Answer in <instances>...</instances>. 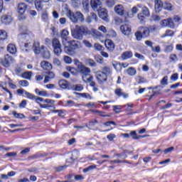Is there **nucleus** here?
I'll return each instance as SVG.
<instances>
[{"label": "nucleus", "mask_w": 182, "mask_h": 182, "mask_svg": "<svg viewBox=\"0 0 182 182\" xmlns=\"http://www.w3.org/2000/svg\"><path fill=\"white\" fill-rule=\"evenodd\" d=\"M65 12L66 16L68 18V19H70V21H71V22H73V23H77V22H85V17L82 13L79 11L74 13L68 7L65 8Z\"/></svg>", "instance_id": "1"}, {"label": "nucleus", "mask_w": 182, "mask_h": 182, "mask_svg": "<svg viewBox=\"0 0 182 182\" xmlns=\"http://www.w3.org/2000/svg\"><path fill=\"white\" fill-rule=\"evenodd\" d=\"M33 33H32L31 31H30L29 30H26L24 32L19 35V38H21L22 42L24 43V48H26V52H29V50L32 49V44L31 43V42H28V41L33 39Z\"/></svg>", "instance_id": "2"}, {"label": "nucleus", "mask_w": 182, "mask_h": 182, "mask_svg": "<svg viewBox=\"0 0 182 182\" xmlns=\"http://www.w3.org/2000/svg\"><path fill=\"white\" fill-rule=\"evenodd\" d=\"M74 62H75V66L78 68L79 73L82 75V76L86 77L90 75V72H91L90 68L86 67V65H83V63L79 61V60L77 59H75Z\"/></svg>", "instance_id": "3"}, {"label": "nucleus", "mask_w": 182, "mask_h": 182, "mask_svg": "<svg viewBox=\"0 0 182 182\" xmlns=\"http://www.w3.org/2000/svg\"><path fill=\"white\" fill-rule=\"evenodd\" d=\"M52 46L53 49L54 54L56 56H60L62 53V44L58 38H53L52 40Z\"/></svg>", "instance_id": "4"}, {"label": "nucleus", "mask_w": 182, "mask_h": 182, "mask_svg": "<svg viewBox=\"0 0 182 182\" xmlns=\"http://www.w3.org/2000/svg\"><path fill=\"white\" fill-rule=\"evenodd\" d=\"M14 62H15V59H14L12 56L6 55L4 56V59L1 60L0 63L4 68H9V66H11Z\"/></svg>", "instance_id": "5"}, {"label": "nucleus", "mask_w": 182, "mask_h": 182, "mask_svg": "<svg viewBox=\"0 0 182 182\" xmlns=\"http://www.w3.org/2000/svg\"><path fill=\"white\" fill-rule=\"evenodd\" d=\"M84 31H86V28H83V27H80L78 29H75L74 31H72V36L75 38V39H78V40H81L83 39V34L82 33V32H83Z\"/></svg>", "instance_id": "6"}, {"label": "nucleus", "mask_w": 182, "mask_h": 182, "mask_svg": "<svg viewBox=\"0 0 182 182\" xmlns=\"http://www.w3.org/2000/svg\"><path fill=\"white\" fill-rule=\"evenodd\" d=\"M96 78L99 83H103L107 80V75L104 72L99 71L96 73Z\"/></svg>", "instance_id": "7"}, {"label": "nucleus", "mask_w": 182, "mask_h": 182, "mask_svg": "<svg viewBox=\"0 0 182 182\" xmlns=\"http://www.w3.org/2000/svg\"><path fill=\"white\" fill-rule=\"evenodd\" d=\"M49 2H50V0H36L35 6L37 11H42V9L43 8V4H49Z\"/></svg>", "instance_id": "8"}, {"label": "nucleus", "mask_w": 182, "mask_h": 182, "mask_svg": "<svg viewBox=\"0 0 182 182\" xmlns=\"http://www.w3.org/2000/svg\"><path fill=\"white\" fill-rule=\"evenodd\" d=\"M98 15L100 18L102 19V21H105V22H109L107 10L106 9L98 10Z\"/></svg>", "instance_id": "9"}, {"label": "nucleus", "mask_w": 182, "mask_h": 182, "mask_svg": "<svg viewBox=\"0 0 182 182\" xmlns=\"http://www.w3.org/2000/svg\"><path fill=\"white\" fill-rule=\"evenodd\" d=\"M91 8L94 11H99L102 6V1L100 0H91Z\"/></svg>", "instance_id": "10"}, {"label": "nucleus", "mask_w": 182, "mask_h": 182, "mask_svg": "<svg viewBox=\"0 0 182 182\" xmlns=\"http://www.w3.org/2000/svg\"><path fill=\"white\" fill-rule=\"evenodd\" d=\"M32 49L36 55H39L41 52H42V46H41V43L38 41H34Z\"/></svg>", "instance_id": "11"}, {"label": "nucleus", "mask_w": 182, "mask_h": 182, "mask_svg": "<svg viewBox=\"0 0 182 182\" xmlns=\"http://www.w3.org/2000/svg\"><path fill=\"white\" fill-rule=\"evenodd\" d=\"M28 6L25 3H18L17 4V12L19 14V15H23L25 12L26 11V8Z\"/></svg>", "instance_id": "12"}, {"label": "nucleus", "mask_w": 182, "mask_h": 182, "mask_svg": "<svg viewBox=\"0 0 182 182\" xmlns=\"http://www.w3.org/2000/svg\"><path fill=\"white\" fill-rule=\"evenodd\" d=\"M163 1L161 0H154V9L156 14L161 12V9H163Z\"/></svg>", "instance_id": "13"}, {"label": "nucleus", "mask_w": 182, "mask_h": 182, "mask_svg": "<svg viewBox=\"0 0 182 182\" xmlns=\"http://www.w3.org/2000/svg\"><path fill=\"white\" fill-rule=\"evenodd\" d=\"M120 31L123 35L127 36L130 35V32H132V28L129 25H122L120 26Z\"/></svg>", "instance_id": "14"}, {"label": "nucleus", "mask_w": 182, "mask_h": 182, "mask_svg": "<svg viewBox=\"0 0 182 182\" xmlns=\"http://www.w3.org/2000/svg\"><path fill=\"white\" fill-rule=\"evenodd\" d=\"M77 157H79V152L77 151H73L71 156L67 159L66 163H73L75 160L77 159Z\"/></svg>", "instance_id": "15"}, {"label": "nucleus", "mask_w": 182, "mask_h": 182, "mask_svg": "<svg viewBox=\"0 0 182 182\" xmlns=\"http://www.w3.org/2000/svg\"><path fill=\"white\" fill-rule=\"evenodd\" d=\"M105 48H107V50L109 52H113V50H114V43H113V41H112V40H106L105 42Z\"/></svg>", "instance_id": "16"}, {"label": "nucleus", "mask_w": 182, "mask_h": 182, "mask_svg": "<svg viewBox=\"0 0 182 182\" xmlns=\"http://www.w3.org/2000/svg\"><path fill=\"white\" fill-rule=\"evenodd\" d=\"M137 7L141 9V14H142V15L146 16V18H149L150 16V10L149 9V8L141 4H138Z\"/></svg>", "instance_id": "17"}, {"label": "nucleus", "mask_w": 182, "mask_h": 182, "mask_svg": "<svg viewBox=\"0 0 182 182\" xmlns=\"http://www.w3.org/2000/svg\"><path fill=\"white\" fill-rule=\"evenodd\" d=\"M114 12L117 15L123 16V15H124V7L122 4H118L114 7Z\"/></svg>", "instance_id": "18"}, {"label": "nucleus", "mask_w": 182, "mask_h": 182, "mask_svg": "<svg viewBox=\"0 0 182 182\" xmlns=\"http://www.w3.org/2000/svg\"><path fill=\"white\" fill-rule=\"evenodd\" d=\"M55 73L52 72V71H49L47 73V75L45 76L44 78V83H49V82H50V80H52V79H55Z\"/></svg>", "instance_id": "19"}, {"label": "nucleus", "mask_w": 182, "mask_h": 182, "mask_svg": "<svg viewBox=\"0 0 182 182\" xmlns=\"http://www.w3.org/2000/svg\"><path fill=\"white\" fill-rule=\"evenodd\" d=\"M41 53L43 55L44 59H50V51L46 48L44 46H42V50Z\"/></svg>", "instance_id": "20"}, {"label": "nucleus", "mask_w": 182, "mask_h": 182, "mask_svg": "<svg viewBox=\"0 0 182 182\" xmlns=\"http://www.w3.org/2000/svg\"><path fill=\"white\" fill-rule=\"evenodd\" d=\"M41 67L43 70H52V64L48 61H42L41 63Z\"/></svg>", "instance_id": "21"}, {"label": "nucleus", "mask_w": 182, "mask_h": 182, "mask_svg": "<svg viewBox=\"0 0 182 182\" xmlns=\"http://www.w3.org/2000/svg\"><path fill=\"white\" fill-rule=\"evenodd\" d=\"M1 21L4 25H9L12 22V16L8 15H4L1 18Z\"/></svg>", "instance_id": "22"}, {"label": "nucleus", "mask_w": 182, "mask_h": 182, "mask_svg": "<svg viewBox=\"0 0 182 182\" xmlns=\"http://www.w3.org/2000/svg\"><path fill=\"white\" fill-rule=\"evenodd\" d=\"M139 30L143 36V38H147L150 35V30L147 27H139Z\"/></svg>", "instance_id": "23"}, {"label": "nucleus", "mask_w": 182, "mask_h": 182, "mask_svg": "<svg viewBox=\"0 0 182 182\" xmlns=\"http://www.w3.org/2000/svg\"><path fill=\"white\" fill-rule=\"evenodd\" d=\"M66 70L70 72L73 76H77L79 75V68L77 67L75 68V67L68 66L66 67Z\"/></svg>", "instance_id": "24"}, {"label": "nucleus", "mask_w": 182, "mask_h": 182, "mask_svg": "<svg viewBox=\"0 0 182 182\" xmlns=\"http://www.w3.org/2000/svg\"><path fill=\"white\" fill-rule=\"evenodd\" d=\"M121 58L124 60H127V59L133 58V53L132 51H125L122 54Z\"/></svg>", "instance_id": "25"}, {"label": "nucleus", "mask_w": 182, "mask_h": 182, "mask_svg": "<svg viewBox=\"0 0 182 182\" xmlns=\"http://www.w3.org/2000/svg\"><path fill=\"white\" fill-rule=\"evenodd\" d=\"M7 51L11 55H15L16 53V46L14 44H9L7 46Z\"/></svg>", "instance_id": "26"}, {"label": "nucleus", "mask_w": 182, "mask_h": 182, "mask_svg": "<svg viewBox=\"0 0 182 182\" xmlns=\"http://www.w3.org/2000/svg\"><path fill=\"white\" fill-rule=\"evenodd\" d=\"M126 73L129 75V76H136L137 71L136 70V68H133V67H130L128 69H127L125 70Z\"/></svg>", "instance_id": "27"}, {"label": "nucleus", "mask_w": 182, "mask_h": 182, "mask_svg": "<svg viewBox=\"0 0 182 182\" xmlns=\"http://www.w3.org/2000/svg\"><path fill=\"white\" fill-rule=\"evenodd\" d=\"M64 51L65 53H67V55H70V56H72V55H75V50L71 48L70 46H65L64 47Z\"/></svg>", "instance_id": "28"}, {"label": "nucleus", "mask_w": 182, "mask_h": 182, "mask_svg": "<svg viewBox=\"0 0 182 182\" xmlns=\"http://www.w3.org/2000/svg\"><path fill=\"white\" fill-rule=\"evenodd\" d=\"M41 19L43 22L48 23L49 22V14L48 11H43L41 14Z\"/></svg>", "instance_id": "29"}, {"label": "nucleus", "mask_w": 182, "mask_h": 182, "mask_svg": "<svg viewBox=\"0 0 182 182\" xmlns=\"http://www.w3.org/2000/svg\"><path fill=\"white\" fill-rule=\"evenodd\" d=\"M85 65L90 68H96V62L93 59L88 58L85 60Z\"/></svg>", "instance_id": "30"}, {"label": "nucleus", "mask_w": 182, "mask_h": 182, "mask_svg": "<svg viewBox=\"0 0 182 182\" xmlns=\"http://www.w3.org/2000/svg\"><path fill=\"white\" fill-rule=\"evenodd\" d=\"M58 85L61 89H68V87H69V84L66 80H60L58 82Z\"/></svg>", "instance_id": "31"}, {"label": "nucleus", "mask_w": 182, "mask_h": 182, "mask_svg": "<svg viewBox=\"0 0 182 182\" xmlns=\"http://www.w3.org/2000/svg\"><path fill=\"white\" fill-rule=\"evenodd\" d=\"M69 46L73 48L74 50H76V49H79V42L75 40L71 41L69 42Z\"/></svg>", "instance_id": "32"}, {"label": "nucleus", "mask_w": 182, "mask_h": 182, "mask_svg": "<svg viewBox=\"0 0 182 182\" xmlns=\"http://www.w3.org/2000/svg\"><path fill=\"white\" fill-rule=\"evenodd\" d=\"M22 77L23 79H27V80H31L32 79V72L27 71L22 74Z\"/></svg>", "instance_id": "33"}, {"label": "nucleus", "mask_w": 182, "mask_h": 182, "mask_svg": "<svg viewBox=\"0 0 182 182\" xmlns=\"http://www.w3.org/2000/svg\"><path fill=\"white\" fill-rule=\"evenodd\" d=\"M96 124H99V122L96 119H91L89 122V124H85V127H95Z\"/></svg>", "instance_id": "34"}, {"label": "nucleus", "mask_w": 182, "mask_h": 182, "mask_svg": "<svg viewBox=\"0 0 182 182\" xmlns=\"http://www.w3.org/2000/svg\"><path fill=\"white\" fill-rule=\"evenodd\" d=\"M102 70L101 72H103L104 73L106 74L107 77V75H112V69L110 68V67H108V66H104L102 68Z\"/></svg>", "instance_id": "35"}, {"label": "nucleus", "mask_w": 182, "mask_h": 182, "mask_svg": "<svg viewBox=\"0 0 182 182\" xmlns=\"http://www.w3.org/2000/svg\"><path fill=\"white\" fill-rule=\"evenodd\" d=\"M164 8L166 11H173V9H174V6H173L171 4L168 2L164 3Z\"/></svg>", "instance_id": "36"}, {"label": "nucleus", "mask_w": 182, "mask_h": 182, "mask_svg": "<svg viewBox=\"0 0 182 182\" xmlns=\"http://www.w3.org/2000/svg\"><path fill=\"white\" fill-rule=\"evenodd\" d=\"M168 28H170L171 29H174L176 28V24H174V21L171 18H168Z\"/></svg>", "instance_id": "37"}, {"label": "nucleus", "mask_w": 182, "mask_h": 182, "mask_svg": "<svg viewBox=\"0 0 182 182\" xmlns=\"http://www.w3.org/2000/svg\"><path fill=\"white\" fill-rule=\"evenodd\" d=\"M8 38V35L6 34V31L0 30V41H5Z\"/></svg>", "instance_id": "38"}, {"label": "nucleus", "mask_w": 182, "mask_h": 182, "mask_svg": "<svg viewBox=\"0 0 182 182\" xmlns=\"http://www.w3.org/2000/svg\"><path fill=\"white\" fill-rule=\"evenodd\" d=\"M82 5L85 12H89V0H82Z\"/></svg>", "instance_id": "39"}, {"label": "nucleus", "mask_w": 182, "mask_h": 182, "mask_svg": "<svg viewBox=\"0 0 182 182\" xmlns=\"http://www.w3.org/2000/svg\"><path fill=\"white\" fill-rule=\"evenodd\" d=\"M173 49H174L173 45L166 46L164 51L165 53H170V52H173Z\"/></svg>", "instance_id": "40"}, {"label": "nucleus", "mask_w": 182, "mask_h": 182, "mask_svg": "<svg viewBox=\"0 0 182 182\" xmlns=\"http://www.w3.org/2000/svg\"><path fill=\"white\" fill-rule=\"evenodd\" d=\"M173 35H174V31L171 30H166L165 33L161 36V38H167V36H173Z\"/></svg>", "instance_id": "41"}, {"label": "nucleus", "mask_w": 182, "mask_h": 182, "mask_svg": "<svg viewBox=\"0 0 182 182\" xmlns=\"http://www.w3.org/2000/svg\"><path fill=\"white\" fill-rule=\"evenodd\" d=\"M12 114L16 119H25V115H23V114L16 113L15 111H13Z\"/></svg>", "instance_id": "42"}, {"label": "nucleus", "mask_w": 182, "mask_h": 182, "mask_svg": "<svg viewBox=\"0 0 182 182\" xmlns=\"http://www.w3.org/2000/svg\"><path fill=\"white\" fill-rule=\"evenodd\" d=\"M18 85H20V86H22V87H28V86H29V82L25 80H20L18 82Z\"/></svg>", "instance_id": "43"}, {"label": "nucleus", "mask_w": 182, "mask_h": 182, "mask_svg": "<svg viewBox=\"0 0 182 182\" xmlns=\"http://www.w3.org/2000/svg\"><path fill=\"white\" fill-rule=\"evenodd\" d=\"M105 5L108 8H113V6H114V0H107L105 2Z\"/></svg>", "instance_id": "44"}, {"label": "nucleus", "mask_w": 182, "mask_h": 182, "mask_svg": "<svg viewBox=\"0 0 182 182\" xmlns=\"http://www.w3.org/2000/svg\"><path fill=\"white\" fill-rule=\"evenodd\" d=\"M135 36L136 38V41H141V38H143V34L139 29L135 33Z\"/></svg>", "instance_id": "45"}, {"label": "nucleus", "mask_w": 182, "mask_h": 182, "mask_svg": "<svg viewBox=\"0 0 182 182\" xmlns=\"http://www.w3.org/2000/svg\"><path fill=\"white\" fill-rule=\"evenodd\" d=\"M137 18L141 23H144V21H146V16H144L141 13L138 14Z\"/></svg>", "instance_id": "46"}, {"label": "nucleus", "mask_w": 182, "mask_h": 182, "mask_svg": "<svg viewBox=\"0 0 182 182\" xmlns=\"http://www.w3.org/2000/svg\"><path fill=\"white\" fill-rule=\"evenodd\" d=\"M94 48L95 49V50H97V51H102L105 50V48L102 47V46L99 43H95L94 45Z\"/></svg>", "instance_id": "47"}, {"label": "nucleus", "mask_w": 182, "mask_h": 182, "mask_svg": "<svg viewBox=\"0 0 182 182\" xmlns=\"http://www.w3.org/2000/svg\"><path fill=\"white\" fill-rule=\"evenodd\" d=\"M63 60L67 65H70V63H72V58L68 55L63 56Z\"/></svg>", "instance_id": "48"}, {"label": "nucleus", "mask_w": 182, "mask_h": 182, "mask_svg": "<svg viewBox=\"0 0 182 182\" xmlns=\"http://www.w3.org/2000/svg\"><path fill=\"white\" fill-rule=\"evenodd\" d=\"M91 35L94 38H100L102 36V33H100V32L96 30L92 31V32L91 33Z\"/></svg>", "instance_id": "49"}, {"label": "nucleus", "mask_w": 182, "mask_h": 182, "mask_svg": "<svg viewBox=\"0 0 182 182\" xmlns=\"http://www.w3.org/2000/svg\"><path fill=\"white\" fill-rule=\"evenodd\" d=\"M68 36H69V31H68V30H63L61 31L60 33V38H68Z\"/></svg>", "instance_id": "50"}, {"label": "nucleus", "mask_w": 182, "mask_h": 182, "mask_svg": "<svg viewBox=\"0 0 182 182\" xmlns=\"http://www.w3.org/2000/svg\"><path fill=\"white\" fill-rule=\"evenodd\" d=\"M136 80L139 85L141 83H146V82H147V80L141 76L136 77Z\"/></svg>", "instance_id": "51"}, {"label": "nucleus", "mask_w": 182, "mask_h": 182, "mask_svg": "<svg viewBox=\"0 0 182 182\" xmlns=\"http://www.w3.org/2000/svg\"><path fill=\"white\" fill-rule=\"evenodd\" d=\"M82 43L85 45V46H86V48H93V45L87 40H83Z\"/></svg>", "instance_id": "52"}, {"label": "nucleus", "mask_w": 182, "mask_h": 182, "mask_svg": "<svg viewBox=\"0 0 182 182\" xmlns=\"http://www.w3.org/2000/svg\"><path fill=\"white\" fill-rule=\"evenodd\" d=\"M160 25L162 26L164 28L168 27V21L167 19H164L160 21Z\"/></svg>", "instance_id": "53"}, {"label": "nucleus", "mask_w": 182, "mask_h": 182, "mask_svg": "<svg viewBox=\"0 0 182 182\" xmlns=\"http://www.w3.org/2000/svg\"><path fill=\"white\" fill-rule=\"evenodd\" d=\"M171 80H172V82H177V80H178V73H173L171 76Z\"/></svg>", "instance_id": "54"}, {"label": "nucleus", "mask_w": 182, "mask_h": 182, "mask_svg": "<svg viewBox=\"0 0 182 182\" xmlns=\"http://www.w3.org/2000/svg\"><path fill=\"white\" fill-rule=\"evenodd\" d=\"M86 77H85V76H82V80H83V82H85V83H90V82H92V80H93V77L92 76H90V77H88V78H85Z\"/></svg>", "instance_id": "55"}, {"label": "nucleus", "mask_w": 182, "mask_h": 182, "mask_svg": "<svg viewBox=\"0 0 182 182\" xmlns=\"http://www.w3.org/2000/svg\"><path fill=\"white\" fill-rule=\"evenodd\" d=\"M160 19H161V18H160V16H159L157 15H152L151 16V21H154V22H159V21H160Z\"/></svg>", "instance_id": "56"}, {"label": "nucleus", "mask_w": 182, "mask_h": 182, "mask_svg": "<svg viewBox=\"0 0 182 182\" xmlns=\"http://www.w3.org/2000/svg\"><path fill=\"white\" fill-rule=\"evenodd\" d=\"M25 95L27 97V99H29L30 100H33L35 98V95H32L31 92H25Z\"/></svg>", "instance_id": "57"}, {"label": "nucleus", "mask_w": 182, "mask_h": 182, "mask_svg": "<svg viewBox=\"0 0 182 182\" xmlns=\"http://www.w3.org/2000/svg\"><path fill=\"white\" fill-rule=\"evenodd\" d=\"M28 102L26 100H23L19 104L20 109H25L26 107Z\"/></svg>", "instance_id": "58"}, {"label": "nucleus", "mask_w": 182, "mask_h": 182, "mask_svg": "<svg viewBox=\"0 0 182 182\" xmlns=\"http://www.w3.org/2000/svg\"><path fill=\"white\" fill-rule=\"evenodd\" d=\"M33 100H36V102L38 103V105H41V102H43V98L38 96H34Z\"/></svg>", "instance_id": "59"}, {"label": "nucleus", "mask_w": 182, "mask_h": 182, "mask_svg": "<svg viewBox=\"0 0 182 182\" xmlns=\"http://www.w3.org/2000/svg\"><path fill=\"white\" fill-rule=\"evenodd\" d=\"M108 35H109L111 38H116V36H117V33H116V31H114V30H109L108 31Z\"/></svg>", "instance_id": "60"}, {"label": "nucleus", "mask_w": 182, "mask_h": 182, "mask_svg": "<svg viewBox=\"0 0 182 182\" xmlns=\"http://www.w3.org/2000/svg\"><path fill=\"white\" fill-rule=\"evenodd\" d=\"M61 39H62V43L64 46H66V43H68L69 45V42L71 41L69 40V37L63 38H61Z\"/></svg>", "instance_id": "61"}, {"label": "nucleus", "mask_w": 182, "mask_h": 182, "mask_svg": "<svg viewBox=\"0 0 182 182\" xmlns=\"http://www.w3.org/2000/svg\"><path fill=\"white\" fill-rule=\"evenodd\" d=\"M107 139L109 140V141H113V139H116V134H110L107 136Z\"/></svg>", "instance_id": "62"}, {"label": "nucleus", "mask_w": 182, "mask_h": 182, "mask_svg": "<svg viewBox=\"0 0 182 182\" xmlns=\"http://www.w3.org/2000/svg\"><path fill=\"white\" fill-rule=\"evenodd\" d=\"M115 95H117V96H119V97L123 96V92L122 91V89L117 88V90H115Z\"/></svg>", "instance_id": "63"}, {"label": "nucleus", "mask_w": 182, "mask_h": 182, "mask_svg": "<svg viewBox=\"0 0 182 182\" xmlns=\"http://www.w3.org/2000/svg\"><path fill=\"white\" fill-rule=\"evenodd\" d=\"M98 31H100V32H102V33H107V29L105 26H101L98 28Z\"/></svg>", "instance_id": "64"}]
</instances>
